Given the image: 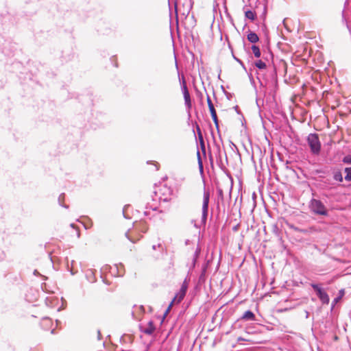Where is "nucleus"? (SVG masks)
Returning a JSON list of instances; mask_svg holds the SVG:
<instances>
[{
	"mask_svg": "<svg viewBox=\"0 0 351 351\" xmlns=\"http://www.w3.org/2000/svg\"><path fill=\"white\" fill-rule=\"evenodd\" d=\"M156 330V328L154 325L153 321H149L146 326H141L140 330L146 334L151 335H152Z\"/></svg>",
	"mask_w": 351,
	"mask_h": 351,
	"instance_id": "7",
	"label": "nucleus"
},
{
	"mask_svg": "<svg viewBox=\"0 0 351 351\" xmlns=\"http://www.w3.org/2000/svg\"><path fill=\"white\" fill-rule=\"evenodd\" d=\"M344 295V290L343 289H341L339 291V295L337 296V298H335L332 302L333 303V306L337 304L341 299V298Z\"/></svg>",
	"mask_w": 351,
	"mask_h": 351,
	"instance_id": "19",
	"label": "nucleus"
},
{
	"mask_svg": "<svg viewBox=\"0 0 351 351\" xmlns=\"http://www.w3.org/2000/svg\"><path fill=\"white\" fill-rule=\"evenodd\" d=\"M250 1H253L254 3H256L258 0H249Z\"/></svg>",
	"mask_w": 351,
	"mask_h": 351,
	"instance_id": "31",
	"label": "nucleus"
},
{
	"mask_svg": "<svg viewBox=\"0 0 351 351\" xmlns=\"http://www.w3.org/2000/svg\"><path fill=\"white\" fill-rule=\"evenodd\" d=\"M247 40L252 43H256L259 40L258 35L253 32H250L247 36Z\"/></svg>",
	"mask_w": 351,
	"mask_h": 351,
	"instance_id": "10",
	"label": "nucleus"
},
{
	"mask_svg": "<svg viewBox=\"0 0 351 351\" xmlns=\"http://www.w3.org/2000/svg\"><path fill=\"white\" fill-rule=\"evenodd\" d=\"M182 90L184 99V104L186 106L190 109L191 108V97L189 92V90L187 88L186 84L185 81L184 80L182 85Z\"/></svg>",
	"mask_w": 351,
	"mask_h": 351,
	"instance_id": "6",
	"label": "nucleus"
},
{
	"mask_svg": "<svg viewBox=\"0 0 351 351\" xmlns=\"http://www.w3.org/2000/svg\"><path fill=\"white\" fill-rule=\"evenodd\" d=\"M219 195L223 197V191L221 189H218Z\"/></svg>",
	"mask_w": 351,
	"mask_h": 351,
	"instance_id": "28",
	"label": "nucleus"
},
{
	"mask_svg": "<svg viewBox=\"0 0 351 351\" xmlns=\"http://www.w3.org/2000/svg\"><path fill=\"white\" fill-rule=\"evenodd\" d=\"M207 104L208 106V108H209L213 121L215 123L216 128L218 129L219 123H218V119H217L216 110H215L214 105L208 95L207 96Z\"/></svg>",
	"mask_w": 351,
	"mask_h": 351,
	"instance_id": "5",
	"label": "nucleus"
},
{
	"mask_svg": "<svg viewBox=\"0 0 351 351\" xmlns=\"http://www.w3.org/2000/svg\"><path fill=\"white\" fill-rule=\"evenodd\" d=\"M254 64L255 66L261 70L265 69L266 68V64L261 60H257Z\"/></svg>",
	"mask_w": 351,
	"mask_h": 351,
	"instance_id": "16",
	"label": "nucleus"
},
{
	"mask_svg": "<svg viewBox=\"0 0 351 351\" xmlns=\"http://www.w3.org/2000/svg\"><path fill=\"white\" fill-rule=\"evenodd\" d=\"M241 319L245 321H254L255 320V315L252 311H247L243 313Z\"/></svg>",
	"mask_w": 351,
	"mask_h": 351,
	"instance_id": "8",
	"label": "nucleus"
},
{
	"mask_svg": "<svg viewBox=\"0 0 351 351\" xmlns=\"http://www.w3.org/2000/svg\"><path fill=\"white\" fill-rule=\"evenodd\" d=\"M345 180L348 182H351V167H346L345 169Z\"/></svg>",
	"mask_w": 351,
	"mask_h": 351,
	"instance_id": "17",
	"label": "nucleus"
},
{
	"mask_svg": "<svg viewBox=\"0 0 351 351\" xmlns=\"http://www.w3.org/2000/svg\"><path fill=\"white\" fill-rule=\"evenodd\" d=\"M245 16L247 19L254 21L255 19V13L252 10H245Z\"/></svg>",
	"mask_w": 351,
	"mask_h": 351,
	"instance_id": "15",
	"label": "nucleus"
},
{
	"mask_svg": "<svg viewBox=\"0 0 351 351\" xmlns=\"http://www.w3.org/2000/svg\"><path fill=\"white\" fill-rule=\"evenodd\" d=\"M71 227H73V228H74V224H73V223H71Z\"/></svg>",
	"mask_w": 351,
	"mask_h": 351,
	"instance_id": "34",
	"label": "nucleus"
},
{
	"mask_svg": "<svg viewBox=\"0 0 351 351\" xmlns=\"http://www.w3.org/2000/svg\"><path fill=\"white\" fill-rule=\"evenodd\" d=\"M142 231H143V232H146V229H145V230H144V229H142Z\"/></svg>",
	"mask_w": 351,
	"mask_h": 351,
	"instance_id": "36",
	"label": "nucleus"
},
{
	"mask_svg": "<svg viewBox=\"0 0 351 351\" xmlns=\"http://www.w3.org/2000/svg\"><path fill=\"white\" fill-rule=\"evenodd\" d=\"M173 302H174V301L172 300V302H171V304H169V306H168L167 309L166 310V311L165 313V316H166L167 315V313H169V311L170 308H171Z\"/></svg>",
	"mask_w": 351,
	"mask_h": 351,
	"instance_id": "25",
	"label": "nucleus"
},
{
	"mask_svg": "<svg viewBox=\"0 0 351 351\" xmlns=\"http://www.w3.org/2000/svg\"><path fill=\"white\" fill-rule=\"evenodd\" d=\"M98 337L100 338V331H98Z\"/></svg>",
	"mask_w": 351,
	"mask_h": 351,
	"instance_id": "33",
	"label": "nucleus"
},
{
	"mask_svg": "<svg viewBox=\"0 0 351 351\" xmlns=\"http://www.w3.org/2000/svg\"><path fill=\"white\" fill-rule=\"evenodd\" d=\"M111 269L114 270L112 271L113 275L122 276L123 274V272L121 270H119L117 265H114V267L111 268Z\"/></svg>",
	"mask_w": 351,
	"mask_h": 351,
	"instance_id": "18",
	"label": "nucleus"
},
{
	"mask_svg": "<svg viewBox=\"0 0 351 351\" xmlns=\"http://www.w3.org/2000/svg\"><path fill=\"white\" fill-rule=\"evenodd\" d=\"M189 2H190V8H192L193 5V0H189Z\"/></svg>",
	"mask_w": 351,
	"mask_h": 351,
	"instance_id": "30",
	"label": "nucleus"
},
{
	"mask_svg": "<svg viewBox=\"0 0 351 351\" xmlns=\"http://www.w3.org/2000/svg\"><path fill=\"white\" fill-rule=\"evenodd\" d=\"M197 155L199 167L200 169V171H203V164H202V161L199 151H197Z\"/></svg>",
	"mask_w": 351,
	"mask_h": 351,
	"instance_id": "21",
	"label": "nucleus"
},
{
	"mask_svg": "<svg viewBox=\"0 0 351 351\" xmlns=\"http://www.w3.org/2000/svg\"><path fill=\"white\" fill-rule=\"evenodd\" d=\"M291 228L296 231H301L298 228L294 227L293 226H291Z\"/></svg>",
	"mask_w": 351,
	"mask_h": 351,
	"instance_id": "29",
	"label": "nucleus"
},
{
	"mask_svg": "<svg viewBox=\"0 0 351 351\" xmlns=\"http://www.w3.org/2000/svg\"><path fill=\"white\" fill-rule=\"evenodd\" d=\"M342 161L346 164H351V155H348L343 157Z\"/></svg>",
	"mask_w": 351,
	"mask_h": 351,
	"instance_id": "22",
	"label": "nucleus"
},
{
	"mask_svg": "<svg viewBox=\"0 0 351 351\" xmlns=\"http://www.w3.org/2000/svg\"><path fill=\"white\" fill-rule=\"evenodd\" d=\"M36 273H37V271H36V270H35V271H34V274L36 275Z\"/></svg>",
	"mask_w": 351,
	"mask_h": 351,
	"instance_id": "35",
	"label": "nucleus"
},
{
	"mask_svg": "<svg viewBox=\"0 0 351 351\" xmlns=\"http://www.w3.org/2000/svg\"><path fill=\"white\" fill-rule=\"evenodd\" d=\"M307 143L310 147L311 152L315 155H318L321 150V143L317 134H310L307 136Z\"/></svg>",
	"mask_w": 351,
	"mask_h": 351,
	"instance_id": "2",
	"label": "nucleus"
},
{
	"mask_svg": "<svg viewBox=\"0 0 351 351\" xmlns=\"http://www.w3.org/2000/svg\"><path fill=\"white\" fill-rule=\"evenodd\" d=\"M309 208L312 213L326 216L328 215V210L324 204L319 199H312L309 203Z\"/></svg>",
	"mask_w": 351,
	"mask_h": 351,
	"instance_id": "1",
	"label": "nucleus"
},
{
	"mask_svg": "<svg viewBox=\"0 0 351 351\" xmlns=\"http://www.w3.org/2000/svg\"><path fill=\"white\" fill-rule=\"evenodd\" d=\"M186 293L182 291H179V292L173 298V301H177L178 303H180L184 298Z\"/></svg>",
	"mask_w": 351,
	"mask_h": 351,
	"instance_id": "13",
	"label": "nucleus"
},
{
	"mask_svg": "<svg viewBox=\"0 0 351 351\" xmlns=\"http://www.w3.org/2000/svg\"><path fill=\"white\" fill-rule=\"evenodd\" d=\"M64 199V193H62L60 195L59 197H58V202H59V204L62 206V207H64V208H68V206L66 205H63L62 204V201H63Z\"/></svg>",
	"mask_w": 351,
	"mask_h": 351,
	"instance_id": "20",
	"label": "nucleus"
},
{
	"mask_svg": "<svg viewBox=\"0 0 351 351\" xmlns=\"http://www.w3.org/2000/svg\"><path fill=\"white\" fill-rule=\"evenodd\" d=\"M311 287L313 290L316 292L317 297L322 301L323 304H328L329 303L330 299L329 296L326 291H324L319 285L317 284H311Z\"/></svg>",
	"mask_w": 351,
	"mask_h": 351,
	"instance_id": "4",
	"label": "nucleus"
},
{
	"mask_svg": "<svg viewBox=\"0 0 351 351\" xmlns=\"http://www.w3.org/2000/svg\"><path fill=\"white\" fill-rule=\"evenodd\" d=\"M197 134H198V138H199V143H200V145H201V149L202 150V152L205 154V144H204V138H203V136H202V132H201V130L199 127V125H197Z\"/></svg>",
	"mask_w": 351,
	"mask_h": 351,
	"instance_id": "9",
	"label": "nucleus"
},
{
	"mask_svg": "<svg viewBox=\"0 0 351 351\" xmlns=\"http://www.w3.org/2000/svg\"><path fill=\"white\" fill-rule=\"evenodd\" d=\"M332 177L335 181L341 182L343 181V176L340 170L335 169L332 171Z\"/></svg>",
	"mask_w": 351,
	"mask_h": 351,
	"instance_id": "11",
	"label": "nucleus"
},
{
	"mask_svg": "<svg viewBox=\"0 0 351 351\" xmlns=\"http://www.w3.org/2000/svg\"><path fill=\"white\" fill-rule=\"evenodd\" d=\"M234 59H235V60H237V62H238L241 65L243 66V62H242L241 60H239V59H238V58H235V57H234Z\"/></svg>",
	"mask_w": 351,
	"mask_h": 351,
	"instance_id": "27",
	"label": "nucleus"
},
{
	"mask_svg": "<svg viewBox=\"0 0 351 351\" xmlns=\"http://www.w3.org/2000/svg\"><path fill=\"white\" fill-rule=\"evenodd\" d=\"M187 287H187V285H186V282H184V283L182 285L181 288H180V290L186 293Z\"/></svg>",
	"mask_w": 351,
	"mask_h": 351,
	"instance_id": "23",
	"label": "nucleus"
},
{
	"mask_svg": "<svg viewBox=\"0 0 351 351\" xmlns=\"http://www.w3.org/2000/svg\"><path fill=\"white\" fill-rule=\"evenodd\" d=\"M252 52L256 58H260L261 53L259 47L255 45L252 46Z\"/></svg>",
	"mask_w": 351,
	"mask_h": 351,
	"instance_id": "14",
	"label": "nucleus"
},
{
	"mask_svg": "<svg viewBox=\"0 0 351 351\" xmlns=\"http://www.w3.org/2000/svg\"><path fill=\"white\" fill-rule=\"evenodd\" d=\"M53 332H54V329H53V330H51V333H53Z\"/></svg>",
	"mask_w": 351,
	"mask_h": 351,
	"instance_id": "37",
	"label": "nucleus"
},
{
	"mask_svg": "<svg viewBox=\"0 0 351 351\" xmlns=\"http://www.w3.org/2000/svg\"><path fill=\"white\" fill-rule=\"evenodd\" d=\"M86 276L88 280L90 282H94L96 280L95 274L93 269H88L86 272Z\"/></svg>",
	"mask_w": 351,
	"mask_h": 351,
	"instance_id": "12",
	"label": "nucleus"
},
{
	"mask_svg": "<svg viewBox=\"0 0 351 351\" xmlns=\"http://www.w3.org/2000/svg\"><path fill=\"white\" fill-rule=\"evenodd\" d=\"M156 247H162V245L160 244H158V245H152V249L155 250Z\"/></svg>",
	"mask_w": 351,
	"mask_h": 351,
	"instance_id": "26",
	"label": "nucleus"
},
{
	"mask_svg": "<svg viewBox=\"0 0 351 351\" xmlns=\"http://www.w3.org/2000/svg\"><path fill=\"white\" fill-rule=\"evenodd\" d=\"M50 323H51V320L46 317L43 319L41 324H42V326L45 325V324L48 325Z\"/></svg>",
	"mask_w": 351,
	"mask_h": 351,
	"instance_id": "24",
	"label": "nucleus"
},
{
	"mask_svg": "<svg viewBox=\"0 0 351 351\" xmlns=\"http://www.w3.org/2000/svg\"><path fill=\"white\" fill-rule=\"evenodd\" d=\"M210 200V192L204 189L203 195V204L202 208V222L205 224L207 220L208 212V204Z\"/></svg>",
	"mask_w": 351,
	"mask_h": 351,
	"instance_id": "3",
	"label": "nucleus"
},
{
	"mask_svg": "<svg viewBox=\"0 0 351 351\" xmlns=\"http://www.w3.org/2000/svg\"><path fill=\"white\" fill-rule=\"evenodd\" d=\"M139 225H142V226H145V223H144L143 222H140V223H139Z\"/></svg>",
	"mask_w": 351,
	"mask_h": 351,
	"instance_id": "32",
	"label": "nucleus"
}]
</instances>
